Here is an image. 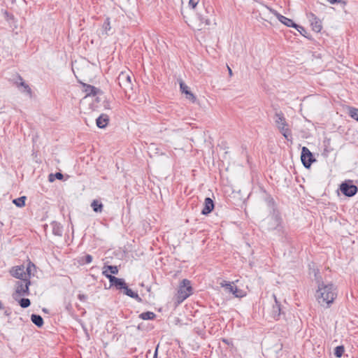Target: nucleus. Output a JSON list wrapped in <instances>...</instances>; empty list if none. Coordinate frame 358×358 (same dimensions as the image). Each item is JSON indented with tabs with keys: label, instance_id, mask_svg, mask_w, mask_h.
<instances>
[{
	"label": "nucleus",
	"instance_id": "nucleus-1",
	"mask_svg": "<svg viewBox=\"0 0 358 358\" xmlns=\"http://www.w3.org/2000/svg\"><path fill=\"white\" fill-rule=\"evenodd\" d=\"M310 275H314V280L317 285V289L316 291L317 299L319 303L321 302V300L325 302L329 307L337 296L335 286L332 283H324L317 268H310Z\"/></svg>",
	"mask_w": 358,
	"mask_h": 358
},
{
	"label": "nucleus",
	"instance_id": "nucleus-2",
	"mask_svg": "<svg viewBox=\"0 0 358 358\" xmlns=\"http://www.w3.org/2000/svg\"><path fill=\"white\" fill-rule=\"evenodd\" d=\"M36 272V267L35 264L29 260L27 262V266L24 265L16 266L10 271V275L19 279V280L31 278V276H34Z\"/></svg>",
	"mask_w": 358,
	"mask_h": 358
},
{
	"label": "nucleus",
	"instance_id": "nucleus-3",
	"mask_svg": "<svg viewBox=\"0 0 358 358\" xmlns=\"http://www.w3.org/2000/svg\"><path fill=\"white\" fill-rule=\"evenodd\" d=\"M132 77L133 75L131 72L122 71L117 78L118 85L123 90L125 95L128 97H130L133 92V83L131 82Z\"/></svg>",
	"mask_w": 358,
	"mask_h": 358
},
{
	"label": "nucleus",
	"instance_id": "nucleus-4",
	"mask_svg": "<svg viewBox=\"0 0 358 358\" xmlns=\"http://www.w3.org/2000/svg\"><path fill=\"white\" fill-rule=\"evenodd\" d=\"M192 294L191 282L187 279H183L180 284L178 291V303H180Z\"/></svg>",
	"mask_w": 358,
	"mask_h": 358
},
{
	"label": "nucleus",
	"instance_id": "nucleus-5",
	"mask_svg": "<svg viewBox=\"0 0 358 358\" xmlns=\"http://www.w3.org/2000/svg\"><path fill=\"white\" fill-rule=\"evenodd\" d=\"M268 230H277L281 231L283 229L282 220L280 213L273 210L268 222Z\"/></svg>",
	"mask_w": 358,
	"mask_h": 358
},
{
	"label": "nucleus",
	"instance_id": "nucleus-6",
	"mask_svg": "<svg viewBox=\"0 0 358 358\" xmlns=\"http://www.w3.org/2000/svg\"><path fill=\"white\" fill-rule=\"evenodd\" d=\"M30 278L18 280L15 283V295L18 296H28L29 294Z\"/></svg>",
	"mask_w": 358,
	"mask_h": 358
},
{
	"label": "nucleus",
	"instance_id": "nucleus-7",
	"mask_svg": "<svg viewBox=\"0 0 358 358\" xmlns=\"http://www.w3.org/2000/svg\"><path fill=\"white\" fill-rule=\"evenodd\" d=\"M102 274L109 280L110 286H114L117 289L121 290L126 288V282L124 279L116 278L110 273H108L107 271H103Z\"/></svg>",
	"mask_w": 358,
	"mask_h": 358
},
{
	"label": "nucleus",
	"instance_id": "nucleus-8",
	"mask_svg": "<svg viewBox=\"0 0 358 358\" xmlns=\"http://www.w3.org/2000/svg\"><path fill=\"white\" fill-rule=\"evenodd\" d=\"M301 159L303 165L307 169L310 168L312 163L315 161L312 152L306 147H303L301 149Z\"/></svg>",
	"mask_w": 358,
	"mask_h": 358
},
{
	"label": "nucleus",
	"instance_id": "nucleus-9",
	"mask_svg": "<svg viewBox=\"0 0 358 358\" xmlns=\"http://www.w3.org/2000/svg\"><path fill=\"white\" fill-rule=\"evenodd\" d=\"M341 192L347 196H353L357 192V187L350 182H345L341 185Z\"/></svg>",
	"mask_w": 358,
	"mask_h": 358
},
{
	"label": "nucleus",
	"instance_id": "nucleus-10",
	"mask_svg": "<svg viewBox=\"0 0 358 358\" xmlns=\"http://www.w3.org/2000/svg\"><path fill=\"white\" fill-rule=\"evenodd\" d=\"M13 83L16 87L24 93L31 94V90L29 86L23 80L22 78L20 75H17L15 78L13 79Z\"/></svg>",
	"mask_w": 358,
	"mask_h": 358
},
{
	"label": "nucleus",
	"instance_id": "nucleus-11",
	"mask_svg": "<svg viewBox=\"0 0 358 358\" xmlns=\"http://www.w3.org/2000/svg\"><path fill=\"white\" fill-rule=\"evenodd\" d=\"M307 17L312 27V29L317 33L320 32L322 29L321 20L312 13L307 14Z\"/></svg>",
	"mask_w": 358,
	"mask_h": 358
},
{
	"label": "nucleus",
	"instance_id": "nucleus-12",
	"mask_svg": "<svg viewBox=\"0 0 358 358\" xmlns=\"http://www.w3.org/2000/svg\"><path fill=\"white\" fill-rule=\"evenodd\" d=\"M273 297L274 299L275 304H273L272 307L271 315L273 319L278 320L281 315V306L280 302L277 300L275 294H273Z\"/></svg>",
	"mask_w": 358,
	"mask_h": 358
},
{
	"label": "nucleus",
	"instance_id": "nucleus-13",
	"mask_svg": "<svg viewBox=\"0 0 358 358\" xmlns=\"http://www.w3.org/2000/svg\"><path fill=\"white\" fill-rule=\"evenodd\" d=\"M275 15L278 18V20L285 25L289 27H294L295 28L296 27V24L291 19L282 15L281 14L278 13V12L275 11L274 13Z\"/></svg>",
	"mask_w": 358,
	"mask_h": 358
},
{
	"label": "nucleus",
	"instance_id": "nucleus-14",
	"mask_svg": "<svg viewBox=\"0 0 358 358\" xmlns=\"http://www.w3.org/2000/svg\"><path fill=\"white\" fill-rule=\"evenodd\" d=\"M180 87L182 93L185 94L186 98L192 102H195L196 100V96L189 91V87L183 82H180Z\"/></svg>",
	"mask_w": 358,
	"mask_h": 358
},
{
	"label": "nucleus",
	"instance_id": "nucleus-15",
	"mask_svg": "<svg viewBox=\"0 0 358 358\" xmlns=\"http://www.w3.org/2000/svg\"><path fill=\"white\" fill-rule=\"evenodd\" d=\"M213 208H214L213 201L209 197L206 198L205 201H204V206L201 210V213L203 215H208L213 210Z\"/></svg>",
	"mask_w": 358,
	"mask_h": 358
},
{
	"label": "nucleus",
	"instance_id": "nucleus-16",
	"mask_svg": "<svg viewBox=\"0 0 358 358\" xmlns=\"http://www.w3.org/2000/svg\"><path fill=\"white\" fill-rule=\"evenodd\" d=\"M109 122V117L106 114H101L96 119V124L99 128H105Z\"/></svg>",
	"mask_w": 358,
	"mask_h": 358
},
{
	"label": "nucleus",
	"instance_id": "nucleus-17",
	"mask_svg": "<svg viewBox=\"0 0 358 358\" xmlns=\"http://www.w3.org/2000/svg\"><path fill=\"white\" fill-rule=\"evenodd\" d=\"M274 120L276 127L278 128L282 126H287L286 119L284 116V114L282 112L275 113Z\"/></svg>",
	"mask_w": 358,
	"mask_h": 358
},
{
	"label": "nucleus",
	"instance_id": "nucleus-18",
	"mask_svg": "<svg viewBox=\"0 0 358 358\" xmlns=\"http://www.w3.org/2000/svg\"><path fill=\"white\" fill-rule=\"evenodd\" d=\"M83 90L86 93L87 96H95L99 92L100 90L88 84H83Z\"/></svg>",
	"mask_w": 358,
	"mask_h": 358
},
{
	"label": "nucleus",
	"instance_id": "nucleus-19",
	"mask_svg": "<svg viewBox=\"0 0 358 358\" xmlns=\"http://www.w3.org/2000/svg\"><path fill=\"white\" fill-rule=\"evenodd\" d=\"M224 286L231 293H232L236 297L243 296L242 291L240 290L236 286H233L230 282L226 283Z\"/></svg>",
	"mask_w": 358,
	"mask_h": 358
},
{
	"label": "nucleus",
	"instance_id": "nucleus-20",
	"mask_svg": "<svg viewBox=\"0 0 358 358\" xmlns=\"http://www.w3.org/2000/svg\"><path fill=\"white\" fill-rule=\"evenodd\" d=\"M31 320L38 327H41L43 324V319L39 315L32 314L31 315Z\"/></svg>",
	"mask_w": 358,
	"mask_h": 358
},
{
	"label": "nucleus",
	"instance_id": "nucleus-21",
	"mask_svg": "<svg viewBox=\"0 0 358 358\" xmlns=\"http://www.w3.org/2000/svg\"><path fill=\"white\" fill-rule=\"evenodd\" d=\"M124 294L139 301H141V299L140 298L138 294L136 292H133L131 289H129L127 287V285H126V288L124 289Z\"/></svg>",
	"mask_w": 358,
	"mask_h": 358
},
{
	"label": "nucleus",
	"instance_id": "nucleus-22",
	"mask_svg": "<svg viewBox=\"0 0 358 358\" xmlns=\"http://www.w3.org/2000/svg\"><path fill=\"white\" fill-rule=\"evenodd\" d=\"M91 206L96 213H101L103 207V204L97 200H94L91 203Z\"/></svg>",
	"mask_w": 358,
	"mask_h": 358
},
{
	"label": "nucleus",
	"instance_id": "nucleus-23",
	"mask_svg": "<svg viewBox=\"0 0 358 358\" xmlns=\"http://www.w3.org/2000/svg\"><path fill=\"white\" fill-rule=\"evenodd\" d=\"M155 317L156 315L153 312L150 311L144 312L139 315V317L144 320H154Z\"/></svg>",
	"mask_w": 358,
	"mask_h": 358
},
{
	"label": "nucleus",
	"instance_id": "nucleus-24",
	"mask_svg": "<svg viewBox=\"0 0 358 358\" xmlns=\"http://www.w3.org/2000/svg\"><path fill=\"white\" fill-rule=\"evenodd\" d=\"M280 133L283 135V136L287 139V140H289V137H291V131L290 129L288 128V125L287 126H282L279 128H278Z\"/></svg>",
	"mask_w": 358,
	"mask_h": 358
},
{
	"label": "nucleus",
	"instance_id": "nucleus-25",
	"mask_svg": "<svg viewBox=\"0 0 358 358\" xmlns=\"http://www.w3.org/2000/svg\"><path fill=\"white\" fill-rule=\"evenodd\" d=\"M52 233L56 236H62V227L59 224L54 222L52 224Z\"/></svg>",
	"mask_w": 358,
	"mask_h": 358
},
{
	"label": "nucleus",
	"instance_id": "nucleus-26",
	"mask_svg": "<svg viewBox=\"0 0 358 358\" xmlns=\"http://www.w3.org/2000/svg\"><path fill=\"white\" fill-rule=\"evenodd\" d=\"M103 34H105L106 36H108L109 35L108 32L111 29L110 19L108 17H107L106 19L105 22L103 24Z\"/></svg>",
	"mask_w": 358,
	"mask_h": 358
},
{
	"label": "nucleus",
	"instance_id": "nucleus-27",
	"mask_svg": "<svg viewBox=\"0 0 358 358\" xmlns=\"http://www.w3.org/2000/svg\"><path fill=\"white\" fill-rule=\"evenodd\" d=\"M197 17L199 20L200 21L199 26L201 27L199 29H201L203 28L202 26H208L210 24V21L209 19L203 17L201 15L198 14Z\"/></svg>",
	"mask_w": 358,
	"mask_h": 358
},
{
	"label": "nucleus",
	"instance_id": "nucleus-28",
	"mask_svg": "<svg viewBox=\"0 0 358 358\" xmlns=\"http://www.w3.org/2000/svg\"><path fill=\"white\" fill-rule=\"evenodd\" d=\"M26 199H27L26 196H21V197L14 199L13 201V202L14 204L16 205V206L21 208V207L24 206Z\"/></svg>",
	"mask_w": 358,
	"mask_h": 358
},
{
	"label": "nucleus",
	"instance_id": "nucleus-29",
	"mask_svg": "<svg viewBox=\"0 0 358 358\" xmlns=\"http://www.w3.org/2000/svg\"><path fill=\"white\" fill-rule=\"evenodd\" d=\"M345 352V348H344V346L343 345H339V346H337L335 349H334V355L338 357V358H340L342 357V355H343Z\"/></svg>",
	"mask_w": 358,
	"mask_h": 358
},
{
	"label": "nucleus",
	"instance_id": "nucleus-30",
	"mask_svg": "<svg viewBox=\"0 0 358 358\" xmlns=\"http://www.w3.org/2000/svg\"><path fill=\"white\" fill-rule=\"evenodd\" d=\"M63 177H64V176L62 173L57 172L55 174L50 173L48 176V180L50 182H53L55 178H57L58 180H62Z\"/></svg>",
	"mask_w": 358,
	"mask_h": 358
},
{
	"label": "nucleus",
	"instance_id": "nucleus-31",
	"mask_svg": "<svg viewBox=\"0 0 358 358\" xmlns=\"http://www.w3.org/2000/svg\"><path fill=\"white\" fill-rule=\"evenodd\" d=\"M107 271V272L108 273V271L111 273V274H117L118 273V268L116 266H105L103 267V271Z\"/></svg>",
	"mask_w": 358,
	"mask_h": 358
},
{
	"label": "nucleus",
	"instance_id": "nucleus-32",
	"mask_svg": "<svg viewBox=\"0 0 358 358\" xmlns=\"http://www.w3.org/2000/svg\"><path fill=\"white\" fill-rule=\"evenodd\" d=\"M349 115L358 122V109L355 108H349Z\"/></svg>",
	"mask_w": 358,
	"mask_h": 358
},
{
	"label": "nucleus",
	"instance_id": "nucleus-33",
	"mask_svg": "<svg viewBox=\"0 0 358 358\" xmlns=\"http://www.w3.org/2000/svg\"><path fill=\"white\" fill-rule=\"evenodd\" d=\"M19 304L22 308H26L30 306L31 301L27 298H22L19 301Z\"/></svg>",
	"mask_w": 358,
	"mask_h": 358
},
{
	"label": "nucleus",
	"instance_id": "nucleus-34",
	"mask_svg": "<svg viewBox=\"0 0 358 358\" xmlns=\"http://www.w3.org/2000/svg\"><path fill=\"white\" fill-rule=\"evenodd\" d=\"M295 29L302 35L304 37L306 38H308V36L307 35L308 34V32L306 31V29L301 26V25H296V27H295Z\"/></svg>",
	"mask_w": 358,
	"mask_h": 358
},
{
	"label": "nucleus",
	"instance_id": "nucleus-35",
	"mask_svg": "<svg viewBox=\"0 0 358 358\" xmlns=\"http://www.w3.org/2000/svg\"><path fill=\"white\" fill-rule=\"evenodd\" d=\"M199 0H189V6L192 7V8H195V7L199 3Z\"/></svg>",
	"mask_w": 358,
	"mask_h": 358
},
{
	"label": "nucleus",
	"instance_id": "nucleus-36",
	"mask_svg": "<svg viewBox=\"0 0 358 358\" xmlns=\"http://www.w3.org/2000/svg\"><path fill=\"white\" fill-rule=\"evenodd\" d=\"M85 264H90L92 261V256L90 255H87L85 256Z\"/></svg>",
	"mask_w": 358,
	"mask_h": 358
},
{
	"label": "nucleus",
	"instance_id": "nucleus-37",
	"mask_svg": "<svg viewBox=\"0 0 358 358\" xmlns=\"http://www.w3.org/2000/svg\"><path fill=\"white\" fill-rule=\"evenodd\" d=\"M78 298L79 299L80 301H85L87 299V296L85 294H79L78 295Z\"/></svg>",
	"mask_w": 358,
	"mask_h": 358
},
{
	"label": "nucleus",
	"instance_id": "nucleus-38",
	"mask_svg": "<svg viewBox=\"0 0 358 358\" xmlns=\"http://www.w3.org/2000/svg\"><path fill=\"white\" fill-rule=\"evenodd\" d=\"M331 4H334L336 3H340L341 0H327Z\"/></svg>",
	"mask_w": 358,
	"mask_h": 358
},
{
	"label": "nucleus",
	"instance_id": "nucleus-39",
	"mask_svg": "<svg viewBox=\"0 0 358 358\" xmlns=\"http://www.w3.org/2000/svg\"><path fill=\"white\" fill-rule=\"evenodd\" d=\"M10 313H11V312L8 309L5 310V311H4V315L6 316H9L10 315Z\"/></svg>",
	"mask_w": 358,
	"mask_h": 358
},
{
	"label": "nucleus",
	"instance_id": "nucleus-40",
	"mask_svg": "<svg viewBox=\"0 0 358 358\" xmlns=\"http://www.w3.org/2000/svg\"><path fill=\"white\" fill-rule=\"evenodd\" d=\"M157 354H158V346H157V348L155 349V354H154L153 358H157Z\"/></svg>",
	"mask_w": 358,
	"mask_h": 358
},
{
	"label": "nucleus",
	"instance_id": "nucleus-41",
	"mask_svg": "<svg viewBox=\"0 0 358 358\" xmlns=\"http://www.w3.org/2000/svg\"><path fill=\"white\" fill-rule=\"evenodd\" d=\"M227 69H228V71H229V75L230 77H231L232 75H233L232 71H231V68L229 66H227Z\"/></svg>",
	"mask_w": 358,
	"mask_h": 358
},
{
	"label": "nucleus",
	"instance_id": "nucleus-42",
	"mask_svg": "<svg viewBox=\"0 0 358 358\" xmlns=\"http://www.w3.org/2000/svg\"><path fill=\"white\" fill-rule=\"evenodd\" d=\"M222 341H223L224 343H225L226 344H227V345H229V344H230L229 341L227 339H226V338H223V339H222Z\"/></svg>",
	"mask_w": 358,
	"mask_h": 358
},
{
	"label": "nucleus",
	"instance_id": "nucleus-43",
	"mask_svg": "<svg viewBox=\"0 0 358 358\" xmlns=\"http://www.w3.org/2000/svg\"><path fill=\"white\" fill-rule=\"evenodd\" d=\"M3 309V303H1V301H0V310H2Z\"/></svg>",
	"mask_w": 358,
	"mask_h": 358
}]
</instances>
